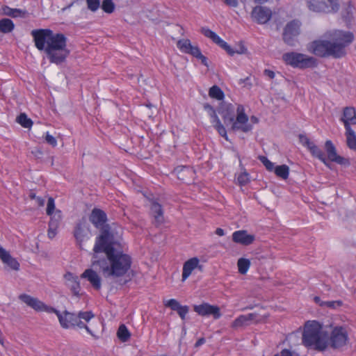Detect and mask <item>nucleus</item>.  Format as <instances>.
<instances>
[{
    "label": "nucleus",
    "mask_w": 356,
    "mask_h": 356,
    "mask_svg": "<svg viewBox=\"0 0 356 356\" xmlns=\"http://www.w3.org/2000/svg\"><path fill=\"white\" fill-rule=\"evenodd\" d=\"M107 234L99 238L98 245L93 248L92 266L99 270L105 277H120L130 269L131 257L122 251L117 250L113 241L106 243Z\"/></svg>",
    "instance_id": "f257e3e1"
},
{
    "label": "nucleus",
    "mask_w": 356,
    "mask_h": 356,
    "mask_svg": "<svg viewBox=\"0 0 356 356\" xmlns=\"http://www.w3.org/2000/svg\"><path fill=\"white\" fill-rule=\"evenodd\" d=\"M31 34L35 47L44 51L50 63L59 65L66 61L70 50L67 47V38L64 34L55 33L49 29H34Z\"/></svg>",
    "instance_id": "f03ea898"
},
{
    "label": "nucleus",
    "mask_w": 356,
    "mask_h": 356,
    "mask_svg": "<svg viewBox=\"0 0 356 356\" xmlns=\"http://www.w3.org/2000/svg\"><path fill=\"white\" fill-rule=\"evenodd\" d=\"M354 35L350 31H334L327 40H318L309 44L308 50L321 58L339 59L346 55V47L352 43Z\"/></svg>",
    "instance_id": "7ed1b4c3"
},
{
    "label": "nucleus",
    "mask_w": 356,
    "mask_h": 356,
    "mask_svg": "<svg viewBox=\"0 0 356 356\" xmlns=\"http://www.w3.org/2000/svg\"><path fill=\"white\" fill-rule=\"evenodd\" d=\"M237 115H235V108L232 104H222L218 109L224 123L228 126L231 125V130L233 131H241L248 133L252 131V125L248 123V117L245 113L244 107L238 105L236 109Z\"/></svg>",
    "instance_id": "20e7f679"
},
{
    "label": "nucleus",
    "mask_w": 356,
    "mask_h": 356,
    "mask_svg": "<svg viewBox=\"0 0 356 356\" xmlns=\"http://www.w3.org/2000/svg\"><path fill=\"white\" fill-rule=\"evenodd\" d=\"M327 335L322 331L321 325L316 321H307L302 333V344L309 348L323 350L327 348Z\"/></svg>",
    "instance_id": "39448f33"
},
{
    "label": "nucleus",
    "mask_w": 356,
    "mask_h": 356,
    "mask_svg": "<svg viewBox=\"0 0 356 356\" xmlns=\"http://www.w3.org/2000/svg\"><path fill=\"white\" fill-rule=\"evenodd\" d=\"M89 220L95 228L99 229L100 231V234L96 238L95 245H98L99 238L105 234H107L106 243L114 240V235L111 232V227L107 223L108 218L105 211L101 209L94 208L89 216Z\"/></svg>",
    "instance_id": "423d86ee"
},
{
    "label": "nucleus",
    "mask_w": 356,
    "mask_h": 356,
    "mask_svg": "<svg viewBox=\"0 0 356 356\" xmlns=\"http://www.w3.org/2000/svg\"><path fill=\"white\" fill-rule=\"evenodd\" d=\"M282 60L286 65L300 70L314 68L318 65L316 58L296 51L284 53Z\"/></svg>",
    "instance_id": "0eeeda50"
},
{
    "label": "nucleus",
    "mask_w": 356,
    "mask_h": 356,
    "mask_svg": "<svg viewBox=\"0 0 356 356\" xmlns=\"http://www.w3.org/2000/svg\"><path fill=\"white\" fill-rule=\"evenodd\" d=\"M308 8L316 13H337L339 9L338 0H308Z\"/></svg>",
    "instance_id": "6e6552de"
},
{
    "label": "nucleus",
    "mask_w": 356,
    "mask_h": 356,
    "mask_svg": "<svg viewBox=\"0 0 356 356\" xmlns=\"http://www.w3.org/2000/svg\"><path fill=\"white\" fill-rule=\"evenodd\" d=\"M300 22L296 19L286 24L282 33V39L287 45L291 47L296 45L297 37L300 33Z\"/></svg>",
    "instance_id": "1a4fd4ad"
},
{
    "label": "nucleus",
    "mask_w": 356,
    "mask_h": 356,
    "mask_svg": "<svg viewBox=\"0 0 356 356\" xmlns=\"http://www.w3.org/2000/svg\"><path fill=\"white\" fill-rule=\"evenodd\" d=\"M90 230L89 225L85 218L80 220L75 225L74 230V236L76 239V245L80 249L83 248V243L90 238Z\"/></svg>",
    "instance_id": "9d476101"
},
{
    "label": "nucleus",
    "mask_w": 356,
    "mask_h": 356,
    "mask_svg": "<svg viewBox=\"0 0 356 356\" xmlns=\"http://www.w3.org/2000/svg\"><path fill=\"white\" fill-rule=\"evenodd\" d=\"M298 138L300 143L308 149L314 157L318 159L326 166H330V163L327 161L324 152L317 145H316L314 142L311 141L309 138L304 134H299Z\"/></svg>",
    "instance_id": "9b49d317"
},
{
    "label": "nucleus",
    "mask_w": 356,
    "mask_h": 356,
    "mask_svg": "<svg viewBox=\"0 0 356 356\" xmlns=\"http://www.w3.org/2000/svg\"><path fill=\"white\" fill-rule=\"evenodd\" d=\"M330 345L334 348L345 346L348 340V334L344 327L337 326L333 328L330 335Z\"/></svg>",
    "instance_id": "f8f14e48"
},
{
    "label": "nucleus",
    "mask_w": 356,
    "mask_h": 356,
    "mask_svg": "<svg viewBox=\"0 0 356 356\" xmlns=\"http://www.w3.org/2000/svg\"><path fill=\"white\" fill-rule=\"evenodd\" d=\"M325 149L327 154V161H330L343 165H348L350 164L348 159L337 154L336 147L331 140H327L325 143Z\"/></svg>",
    "instance_id": "ddd939ff"
},
{
    "label": "nucleus",
    "mask_w": 356,
    "mask_h": 356,
    "mask_svg": "<svg viewBox=\"0 0 356 356\" xmlns=\"http://www.w3.org/2000/svg\"><path fill=\"white\" fill-rule=\"evenodd\" d=\"M193 310L202 316H209L211 315L214 319H218L221 316L220 308L218 306L211 305L207 302L199 305H194Z\"/></svg>",
    "instance_id": "4468645a"
},
{
    "label": "nucleus",
    "mask_w": 356,
    "mask_h": 356,
    "mask_svg": "<svg viewBox=\"0 0 356 356\" xmlns=\"http://www.w3.org/2000/svg\"><path fill=\"white\" fill-rule=\"evenodd\" d=\"M251 16L258 24H264L271 19L272 11L266 6H257L252 9Z\"/></svg>",
    "instance_id": "2eb2a0df"
},
{
    "label": "nucleus",
    "mask_w": 356,
    "mask_h": 356,
    "mask_svg": "<svg viewBox=\"0 0 356 356\" xmlns=\"http://www.w3.org/2000/svg\"><path fill=\"white\" fill-rule=\"evenodd\" d=\"M66 286L71 291L73 296L80 298L81 286L78 276L70 272H67L64 275Z\"/></svg>",
    "instance_id": "dca6fc26"
},
{
    "label": "nucleus",
    "mask_w": 356,
    "mask_h": 356,
    "mask_svg": "<svg viewBox=\"0 0 356 356\" xmlns=\"http://www.w3.org/2000/svg\"><path fill=\"white\" fill-rule=\"evenodd\" d=\"M254 240L255 236L254 234H249L247 230H238L232 234V241L244 246L251 245Z\"/></svg>",
    "instance_id": "f3484780"
},
{
    "label": "nucleus",
    "mask_w": 356,
    "mask_h": 356,
    "mask_svg": "<svg viewBox=\"0 0 356 356\" xmlns=\"http://www.w3.org/2000/svg\"><path fill=\"white\" fill-rule=\"evenodd\" d=\"M177 46L181 52L192 55L196 58L202 54L200 48L197 46H193L188 39L178 40Z\"/></svg>",
    "instance_id": "a211bd4d"
},
{
    "label": "nucleus",
    "mask_w": 356,
    "mask_h": 356,
    "mask_svg": "<svg viewBox=\"0 0 356 356\" xmlns=\"http://www.w3.org/2000/svg\"><path fill=\"white\" fill-rule=\"evenodd\" d=\"M150 214L154 218L153 223L159 226L163 222V211L161 204L156 200H151Z\"/></svg>",
    "instance_id": "6ab92c4d"
},
{
    "label": "nucleus",
    "mask_w": 356,
    "mask_h": 356,
    "mask_svg": "<svg viewBox=\"0 0 356 356\" xmlns=\"http://www.w3.org/2000/svg\"><path fill=\"white\" fill-rule=\"evenodd\" d=\"M51 216L49 222L48 237L53 238L57 234V229L59 227L60 222L62 219V213L60 210H56L54 213Z\"/></svg>",
    "instance_id": "aec40b11"
},
{
    "label": "nucleus",
    "mask_w": 356,
    "mask_h": 356,
    "mask_svg": "<svg viewBox=\"0 0 356 356\" xmlns=\"http://www.w3.org/2000/svg\"><path fill=\"white\" fill-rule=\"evenodd\" d=\"M165 306L170 308L172 311L177 312L182 320H185L186 316L189 311L188 306L180 305L175 299H170L165 303Z\"/></svg>",
    "instance_id": "412c9836"
},
{
    "label": "nucleus",
    "mask_w": 356,
    "mask_h": 356,
    "mask_svg": "<svg viewBox=\"0 0 356 356\" xmlns=\"http://www.w3.org/2000/svg\"><path fill=\"white\" fill-rule=\"evenodd\" d=\"M19 299L36 312H42L44 302L39 299L25 293L19 295Z\"/></svg>",
    "instance_id": "4be33fe9"
},
{
    "label": "nucleus",
    "mask_w": 356,
    "mask_h": 356,
    "mask_svg": "<svg viewBox=\"0 0 356 356\" xmlns=\"http://www.w3.org/2000/svg\"><path fill=\"white\" fill-rule=\"evenodd\" d=\"M81 278L87 279L96 290L101 289V277L92 269H86L81 275Z\"/></svg>",
    "instance_id": "5701e85b"
},
{
    "label": "nucleus",
    "mask_w": 356,
    "mask_h": 356,
    "mask_svg": "<svg viewBox=\"0 0 356 356\" xmlns=\"http://www.w3.org/2000/svg\"><path fill=\"white\" fill-rule=\"evenodd\" d=\"M79 318V314L65 311L64 316L62 315V321L59 322L63 328H69L75 327Z\"/></svg>",
    "instance_id": "b1692460"
},
{
    "label": "nucleus",
    "mask_w": 356,
    "mask_h": 356,
    "mask_svg": "<svg viewBox=\"0 0 356 356\" xmlns=\"http://www.w3.org/2000/svg\"><path fill=\"white\" fill-rule=\"evenodd\" d=\"M199 259L197 257H193L186 261L183 266L182 281L186 280L191 274L192 271L197 267Z\"/></svg>",
    "instance_id": "393cba45"
},
{
    "label": "nucleus",
    "mask_w": 356,
    "mask_h": 356,
    "mask_svg": "<svg viewBox=\"0 0 356 356\" xmlns=\"http://www.w3.org/2000/svg\"><path fill=\"white\" fill-rule=\"evenodd\" d=\"M341 121L344 124L346 128V123L349 126L351 124H356V111L353 107H346L343 109V117Z\"/></svg>",
    "instance_id": "a878e982"
},
{
    "label": "nucleus",
    "mask_w": 356,
    "mask_h": 356,
    "mask_svg": "<svg viewBox=\"0 0 356 356\" xmlns=\"http://www.w3.org/2000/svg\"><path fill=\"white\" fill-rule=\"evenodd\" d=\"M346 144L349 149L356 151V134L350 126L346 123Z\"/></svg>",
    "instance_id": "bb28decb"
},
{
    "label": "nucleus",
    "mask_w": 356,
    "mask_h": 356,
    "mask_svg": "<svg viewBox=\"0 0 356 356\" xmlns=\"http://www.w3.org/2000/svg\"><path fill=\"white\" fill-rule=\"evenodd\" d=\"M4 14L7 16L15 18L22 17L24 18L28 15V12L26 10H21L18 8H12L8 6H5L3 8Z\"/></svg>",
    "instance_id": "cd10ccee"
},
{
    "label": "nucleus",
    "mask_w": 356,
    "mask_h": 356,
    "mask_svg": "<svg viewBox=\"0 0 356 356\" xmlns=\"http://www.w3.org/2000/svg\"><path fill=\"white\" fill-rule=\"evenodd\" d=\"M256 314H248L247 315H241L233 322L232 326L234 327H241L244 325H247L248 321H252Z\"/></svg>",
    "instance_id": "c85d7f7f"
},
{
    "label": "nucleus",
    "mask_w": 356,
    "mask_h": 356,
    "mask_svg": "<svg viewBox=\"0 0 356 356\" xmlns=\"http://www.w3.org/2000/svg\"><path fill=\"white\" fill-rule=\"evenodd\" d=\"M117 336L122 342H127L131 337V333L124 324H121L117 331Z\"/></svg>",
    "instance_id": "c756f323"
},
{
    "label": "nucleus",
    "mask_w": 356,
    "mask_h": 356,
    "mask_svg": "<svg viewBox=\"0 0 356 356\" xmlns=\"http://www.w3.org/2000/svg\"><path fill=\"white\" fill-rule=\"evenodd\" d=\"M15 24L13 22L8 18H3L0 20V31L3 33H8L13 31Z\"/></svg>",
    "instance_id": "7c9ffc66"
},
{
    "label": "nucleus",
    "mask_w": 356,
    "mask_h": 356,
    "mask_svg": "<svg viewBox=\"0 0 356 356\" xmlns=\"http://www.w3.org/2000/svg\"><path fill=\"white\" fill-rule=\"evenodd\" d=\"M1 260L4 264L9 266L10 269L13 270H19L20 266L19 263L16 259L12 257L9 252H8L5 257L1 259Z\"/></svg>",
    "instance_id": "2f4dec72"
},
{
    "label": "nucleus",
    "mask_w": 356,
    "mask_h": 356,
    "mask_svg": "<svg viewBox=\"0 0 356 356\" xmlns=\"http://www.w3.org/2000/svg\"><path fill=\"white\" fill-rule=\"evenodd\" d=\"M273 172L275 175L283 179H286L289 175V167L285 164L274 167Z\"/></svg>",
    "instance_id": "473e14b6"
},
{
    "label": "nucleus",
    "mask_w": 356,
    "mask_h": 356,
    "mask_svg": "<svg viewBox=\"0 0 356 356\" xmlns=\"http://www.w3.org/2000/svg\"><path fill=\"white\" fill-rule=\"evenodd\" d=\"M16 122L24 128H31L33 125V121L24 113H21L17 117Z\"/></svg>",
    "instance_id": "72a5a7b5"
},
{
    "label": "nucleus",
    "mask_w": 356,
    "mask_h": 356,
    "mask_svg": "<svg viewBox=\"0 0 356 356\" xmlns=\"http://www.w3.org/2000/svg\"><path fill=\"white\" fill-rule=\"evenodd\" d=\"M209 95L211 98L217 100H222L225 97L223 91L216 85L210 88Z\"/></svg>",
    "instance_id": "f704fd0d"
},
{
    "label": "nucleus",
    "mask_w": 356,
    "mask_h": 356,
    "mask_svg": "<svg viewBox=\"0 0 356 356\" xmlns=\"http://www.w3.org/2000/svg\"><path fill=\"white\" fill-rule=\"evenodd\" d=\"M237 266L238 272L242 275H245L250 266V261L248 259L240 258L238 260Z\"/></svg>",
    "instance_id": "c9c22d12"
},
{
    "label": "nucleus",
    "mask_w": 356,
    "mask_h": 356,
    "mask_svg": "<svg viewBox=\"0 0 356 356\" xmlns=\"http://www.w3.org/2000/svg\"><path fill=\"white\" fill-rule=\"evenodd\" d=\"M101 8L106 13L111 14L114 11L115 5L113 0H103Z\"/></svg>",
    "instance_id": "e433bc0d"
},
{
    "label": "nucleus",
    "mask_w": 356,
    "mask_h": 356,
    "mask_svg": "<svg viewBox=\"0 0 356 356\" xmlns=\"http://www.w3.org/2000/svg\"><path fill=\"white\" fill-rule=\"evenodd\" d=\"M201 33L205 37L210 38L214 43H216L220 38L215 32L207 27H202L201 29Z\"/></svg>",
    "instance_id": "4c0bfd02"
},
{
    "label": "nucleus",
    "mask_w": 356,
    "mask_h": 356,
    "mask_svg": "<svg viewBox=\"0 0 356 356\" xmlns=\"http://www.w3.org/2000/svg\"><path fill=\"white\" fill-rule=\"evenodd\" d=\"M216 44L223 49L229 56H234V49L220 38H218Z\"/></svg>",
    "instance_id": "58836bf2"
},
{
    "label": "nucleus",
    "mask_w": 356,
    "mask_h": 356,
    "mask_svg": "<svg viewBox=\"0 0 356 356\" xmlns=\"http://www.w3.org/2000/svg\"><path fill=\"white\" fill-rule=\"evenodd\" d=\"M259 159L264 164L267 170L269 172L273 171L275 167L274 163L268 160L266 156H259Z\"/></svg>",
    "instance_id": "ea45409f"
},
{
    "label": "nucleus",
    "mask_w": 356,
    "mask_h": 356,
    "mask_svg": "<svg viewBox=\"0 0 356 356\" xmlns=\"http://www.w3.org/2000/svg\"><path fill=\"white\" fill-rule=\"evenodd\" d=\"M88 8L92 12H95L100 6V0H86Z\"/></svg>",
    "instance_id": "a19ab883"
},
{
    "label": "nucleus",
    "mask_w": 356,
    "mask_h": 356,
    "mask_svg": "<svg viewBox=\"0 0 356 356\" xmlns=\"http://www.w3.org/2000/svg\"><path fill=\"white\" fill-rule=\"evenodd\" d=\"M42 311H44L47 313L56 314L59 321H62V314H60V312L58 310H57L56 309H55L54 307L48 306L44 303V306L42 307Z\"/></svg>",
    "instance_id": "79ce46f5"
},
{
    "label": "nucleus",
    "mask_w": 356,
    "mask_h": 356,
    "mask_svg": "<svg viewBox=\"0 0 356 356\" xmlns=\"http://www.w3.org/2000/svg\"><path fill=\"white\" fill-rule=\"evenodd\" d=\"M54 210H55L54 199L51 197H49L48 198L47 206V209H46L47 214L48 216H52L53 213H54Z\"/></svg>",
    "instance_id": "37998d69"
},
{
    "label": "nucleus",
    "mask_w": 356,
    "mask_h": 356,
    "mask_svg": "<svg viewBox=\"0 0 356 356\" xmlns=\"http://www.w3.org/2000/svg\"><path fill=\"white\" fill-rule=\"evenodd\" d=\"M237 181L241 186H245L250 181L249 174L245 172L241 173L237 178Z\"/></svg>",
    "instance_id": "c03bdc74"
},
{
    "label": "nucleus",
    "mask_w": 356,
    "mask_h": 356,
    "mask_svg": "<svg viewBox=\"0 0 356 356\" xmlns=\"http://www.w3.org/2000/svg\"><path fill=\"white\" fill-rule=\"evenodd\" d=\"M214 128L216 129L220 136L223 137L226 140H228L226 129L222 123L216 125Z\"/></svg>",
    "instance_id": "a18cd8bd"
},
{
    "label": "nucleus",
    "mask_w": 356,
    "mask_h": 356,
    "mask_svg": "<svg viewBox=\"0 0 356 356\" xmlns=\"http://www.w3.org/2000/svg\"><path fill=\"white\" fill-rule=\"evenodd\" d=\"M79 318L81 320L83 319L88 322L91 318L94 317V314L91 311L89 312H79L78 313Z\"/></svg>",
    "instance_id": "49530a36"
},
{
    "label": "nucleus",
    "mask_w": 356,
    "mask_h": 356,
    "mask_svg": "<svg viewBox=\"0 0 356 356\" xmlns=\"http://www.w3.org/2000/svg\"><path fill=\"white\" fill-rule=\"evenodd\" d=\"M45 141L52 147H56L57 145V140L56 138L52 135H50L48 132L45 136Z\"/></svg>",
    "instance_id": "de8ad7c7"
},
{
    "label": "nucleus",
    "mask_w": 356,
    "mask_h": 356,
    "mask_svg": "<svg viewBox=\"0 0 356 356\" xmlns=\"http://www.w3.org/2000/svg\"><path fill=\"white\" fill-rule=\"evenodd\" d=\"M337 305V306H341L342 305V302L341 301H326L325 302H321L320 304L321 306H327V307H330V308H334L335 307V305Z\"/></svg>",
    "instance_id": "09e8293b"
},
{
    "label": "nucleus",
    "mask_w": 356,
    "mask_h": 356,
    "mask_svg": "<svg viewBox=\"0 0 356 356\" xmlns=\"http://www.w3.org/2000/svg\"><path fill=\"white\" fill-rule=\"evenodd\" d=\"M204 109L207 112L208 115L210 116L216 112L214 108L210 105L209 103H204L203 104Z\"/></svg>",
    "instance_id": "8fccbe9b"
},
{
    "label": "nucleus",
    "mask_w": 356,
    "mask_h": 356,
    "mask_svg": "<svg viewBox=\"0 0 356 356\" xmlns=\"http://www.w3.org/2000/svg\"><path fill=\"white\" fill-rule=\"evenodd\" d=\"M247 48L243 44H240L236 49H234V55L235 54H245Z\"/></svg>",
    "instance_id": "3c124183"
},
{
    "label": "nucleus",
    "mask_w": 356,
    "mask_h": 356,
    "mask_svg": "<svg viewBox=\"0 0 356 356\" xmlns=\"http://www.w3.org/2000/svg\"><path fill=\"white\" fill-rule=\"evenodd\" d=\"M210 118H211V122L213 124V127L216 125L219 124L221 123L219 118L216 115V112H215L213 114L211 115Z\"/></svg>",
    "instance_id": "603ef678"
},
{
    "label": "nucleus",
    "mask_w": 356,
    "mask_h": 356,
    "mask_svg": "<svg viewBox=\"0 0 356 356\" xmlns=\"http://www.w3.org/2000/svg\"><path fill=\"white\" fill-rule=\"evenodd\" d=\"M225 3L230 7H237L238 6V1L237 0H223Z\"/></svg>",
    "instance_id": "864d4df0"
},
{
    "label": "nucleus",
    "mask_w": 356,
    "mask_h": 356,
    "mask_svg": "<svg viewBox=\"0 0 356 356\" xmlns=\"http://www.w3.org/2000/svg\"><path fill=\"white\" fill-rule=\"evenodd\" d=\"M264 74L266 76H268L270 79H273L275 77V72L270 70L266 69L264 71Z\"/></svg>",
    "instance_id": "5fc2aeb1"
},
{
    "label": "nucleus",
    "mask_w": 356,
    "mask_h": 356,
    "mask_svg": "<svg viewBox=\"0 0 356 356\" xmlns=\"http://www.w3.org/2000/svg\"><path fill=\"white\" fill-rule=\"evenodd\" d=\"M197 58L200 59L201 60L202 64L204 65V66H209L208 59L206 56L202 55V54H201Z\"/></svg>",
    "instance_id": "6e6d98bb"
},
{
    "label": "nucleus",
    "mask_w": 356,
    "mask_h": 356,
    "mask_svg": "<svg viewBox=\"0 0 356 356\" xmlns=\"http://www.w3.org/2000/svg\"><path fill=\"white\" fill-rule=\"evenodd\" d=\"M281 356H293L292 352L289 349H284L280 353Z\"/></svg>",
    "instance_id": "4d7b16f0"
},
{
    "label": "nucleus",
    "mask_w": 356,
    "mask_h": 356,
    "mask_svg": "<svg viewBox=\"0 0 356 356\" xmlns=\"http://www.w3.org/2000/svg\"><path fill=\"white\" fill-rule=\"evenodd\" d=\"M35 201H36L38 205L40 206V207L44 206V202H45L44 199L42 198V197H38L36 198Z\"/></svg>",
    "instance_id": "13d9d810"
},
{
    "label": "nucleus",
    "mask_w": 356,
    "mask_h": 356,
    "mask_svg": "<svg viewBox=\"0 0 356 356\" xmlns=\"http://www.w3.org/2000/svg\"><path fill=\"white\" fill-rule=\"evenodd\" d=\"M205 341H206L205 339L202 337L196 341L195 346L199 347V346H202V344H204L205 343Z\"/></svg>",
    "instance_id": "bf43d9fd"
},
{
    "label": "nucleus",
    "mask_w": 356,
    "mask_h": 356,
    "mask_svg": "<svg viewBox=\"0 0 356 356\" xmlns=\"http://www.w3.org/2000/svg\"><path fill=\"white\" fill-rule=\"evenodd\" d=\"M86 325L83 321H81V320L80 318H79V320L77 321V323H76V324H75V326H77L79 328H85Z\"/></svg>",
    "instance_id": "052dcab7"
},
{
    "label": "nucleus",
    "mask_w": 356,
    "mask_h": 356,
    "mask_svg": "<svg viewBox=\"0 0 356 356\" xmlns=\"http://www.w3.org/2000/svg\"><path fill=\"white\" fill-rule=\"evenodd\" d=\"M215 233H216L217 235L220 236H224V235H225V231H224V229H222V228H217V229H216Z\"/></svg>",
    "instance_id": "680f3d73"
},
{
    "label": "nucleus",
    "mask_w": 356,
    "mask_h": 356,
    "mask_svg": "<svg viewBox=\"0 0 356 356\" xmlns=\"http://www.w3.org/2000/svg\"><path fill=\"white\" fill-rule=\"evenodd\" d=\"M8 252H7L5 249H3L1 245H0V258L1 259L5 257V255L8 253Z\"/></svg>",
    "instance_id": "e2e57ef3"
},
{
    "label": "nucleus",
    "mask_w": 356,
    "mask_h": 356,
    "mask_svg": "<svg viewBox=\"0 0 356 356\" xmlns=\"http://www.w3.org/2000/svg\"><path fill=\"white\" fill-rule=\"evenodd\" d=\"M250 122L252 124H257L259 122V119L254 115L250 117Z\"/></svg>",
    "instance_id": "0e129e2a"
},
{
    "label": "nucleus",
    "mask_w": 356,
    "mask_h": 356,
    "mask_svg": "<svg viewBox=\"0 0 356 356\" xmlns=\"http://www.w3.org/2000/svg\"><path fill=\"white\" fill-rule=\"evenodd\" d=\"M84 329H86V330L87 331V332H88V333H89L91 336H92V337H94L97 338V337H95V335L93 334V332H92V330L89 328V327H88L87 325H86V327H85V328H84Z\"/></svg>",
    "instance_id": "69168bd1"
},
{
    "label": "nucleus",
    "mask_w": 356,
    "mask_h": 356,
    "mask_svg": "<svg viewBox=\"0 0 356 356\" xmlns=\"http://www.w3.org/2000/svg\"><path fill=\"white\" fill-rule=\"evenodd\" d=\"M29 196L31 200H36V198L38 197V196H36L35 193H34L33 192H30Z\"/></svg>",
    "instance_id": "338daca9"
},
{
    "label": "nucleus",
    "mask_w": 356,
    "mask_h": 356,
    "mask_svg": "<svg viewBox=\"0 0 356 356\" xmlns=\"http://www.w3.org/2000/svg\"><path fill=\"white\" fill-rule=\"evenodd\" d=\"M314 300L315 302H316V303H318L319 305L321 302H323V301H321V298L319 297H318V296L314 297Z\"/></svg>",
    "instance_id": "774afa93"
}]
</instances>
